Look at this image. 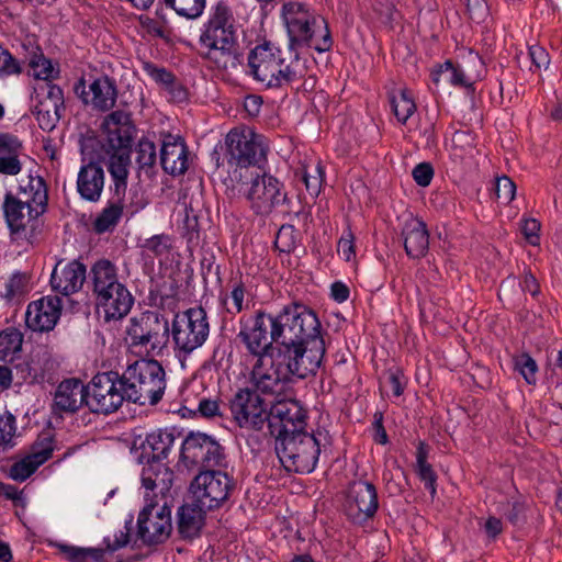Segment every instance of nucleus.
<instances>
[{
  "label": "nucleus",
  "mask_w": 562,
  "mask_h": 562,
  "mask_svg": "<svg viewBox=\"0 0 562 562\" xmlns=\"http://www.w3.org/2000/svg\"><path fill=\"white\" fill-rule=\"evenodd\" d=\"M200 44L209 48L205 58L218 69H236L244 64L245 47L239 42L231 8L220 1L212 9L200 35Z\"/></svg>",
  "instance_id": "obj_1"
},
{
  "label": "nucleus",
  "mask_w": 562,
  "mask_h": 562,
  "mask_svg": "<svg viewBox=\"0 0 562 562\" xmlns=\"http://www.w3.org/2000/svg\"><path fill=\"white\" fill-rule=\"evenodd\" d=\"M249 74L268 89L293 88V85L306 75L305 61L297 55L288 64L281 50L271 42H263L252 48L248 55Z\"/></svg>",
  "instance_id": "obj_2"
},
{
  "label": "nucleus",
  "mask_w": 562,
  "mask_h": 562,
  "mask_svg": "<svg viewBox=\"0 0 562 562\" xmlns=\"http://www.w3.org/2000/svg\"><path fill=\"white\" fill-rule=\"evenodd\" d=\"M269 146L263 135L250 127L232 128L225 137V159L231 168V182H245L251 167L260 168L267 161Z\"/></svg>",
  "instance_id": "obj_3"
},
{
  "label": "nucleus",
  "mask_w": 562,
  "mask_h": 562,
  "mask_svg": "<svg viewBox=\"0 0 562 562\" xmlns=\"http://www.w3.org/2000/svg\"><path fill=\"white\" fill-rule=\"evenodd\" d=\"M328 434L317 430L299 431L276 440L277 456L286 472L312 473L319 460L322 447H326Z\"/></svg>",
  "instance_id": "obj_4"
},
{
  "label": "nucleus",
  "mask_w": 562,
  "mask_h": 562,
  "mask_svg": "<svg viewBox=\"0 0 562 562\" xmlns=\"http://www.w3.org/2000/svg\"><path fill=\"white\" fill-rule=\"evenodd\" d=\"M282 15L292 49L306 46L318 53L330 50L333 38L325 19H316L300 2L283 4Z\"/></svg>",
  "instance_id": "obj_5"
},
{
  "label": "nucleus",
  "mask_w": 562,
  "mask_h": 562,
  "mask_svg": "<svg viewBox=\"0 0 562 562\" xmlns=\"http://www.w3.org/2000/svg\"><path fill=\"white\" fill-rule=\"evenodd\" d=\"M165 369L154 358H142L123 371V384L128 403L140 406L158 404L166 389Z\"/></svg>",
  "instance_id": "obj_6"
},
{
  "label": "nucleus",
  "mask_w": 562,
  "mask_h": 562,
  "mask_svg": "<svg viewBox=\"0 0 562 562\" xmlns=\"http://www.w3.org/2000/svg\"><path fill=\"white\" fill-rule=\"evenodd\" d=\"M273 333L278 337V350L297 342L308 344V339L322 334V325L315 311L301 302L284 305L272 314Z\"/></svg>",
  "instance_id": "obj_7"
},
{
  "label": "nucleus",
  "mask_w": 562,
  "mask_h": 562,
  "mask_svg": "<svg viewBox=\"0 0 562 562\" xmlns=\"http://www.w3.org/2000/svg\"><path fill=\"white\" fill-rule=\"evenodd\" d=\"M168 319L158 312L146 311L130 319L126 329L128 347L146 357L161 356L169 342Z\"/></svg>",
  "instance_id": "obj_8"
},
{
  "label": "nucleus",
  "mask_w": 562,
  "mask_h": 562,
  "mask_svg": "<svg viewBox=\"0 0 562 562\" xmlns=\"http://www.w3.org/2000/svg\"><path fill=\"white\" fill-rule=\"evenodd\" d=\"M272 318V314L261 308L239 318L237 338L245 345L247 352L260 362L265 357H272L278 349L274 346H278V337L273 333Z\"/></svg>",
  "instance_id": "obj_9"
},
{
  "label": "nucleus",
  "mask_w": 562,
  "mask_h": 562,
  "mask_svg": "<svg viewBox=\"0 0 562 562\" xmlns=\"http://www.w3.org/2000/svg\"><path fill=\"white\" fill-rule=\"evenodd\" d=\"M87 387V408L92 414L109 416L117 412L124 402H127L123 373L117 371L98 372Z\"/></svg>",
  "instance_id": "obj_10"
},
{
  "label": "nucleus",
  "mask_w": 562,
  "mask_h": 562,
  "mask_svg": "<svg viewBox=\"0 0 562 562\" xmlns=\"http://www.w3.org/2000/svg\"><path fill=\"white\" fill-rule=\"evenodd\" d=\"M245 182H232L238 186H248L245 196L250 210L258 216H269L278 206L289 202L288 192L283 182L267 172L249 173Z\"/></svg>",
  "instance_id": "obj_11"
},
{
  "label": "nucleus",
  "mask_w": 562,
  "mask_h": 562,
  "mask_svg": "<svg viewBox=\"0 0 562 562\" xmlns=\"http://www.w3.org/2000/svg\"><path fill=\"white\" fill-rule=\"evenodd\" d=\"M175 348L190 355L202 347L210 335L207 313L202 306L190 307L177 313L171 326Z\"/></svg>",
  "instance_id": "obj_12"
},
{
  "label": "nucleus",
  "mask_w": 562,
  "mask_h": 562,
  "mask_svg": "<svg viewBox=\"0 0 562 562\" xmlns=\"http://www.w3.org/2000/svg\"><path fill=\"white\" fill-rule=\"evenodd\" d=\"M326 352L322 334L308 339V344L297 342L286 349H279V367L284 366L286 373L297 379L315 374Z\"/></svg>",
  "instance_id": "obj_13"
},
{
  "label": "nucleus",
  "mask_w": 562,
  "mask_h": 562,
  "mask_svg": "<svg viewBox=\"0 0 562 562\" xmlns=\"http://www.w3.org/2000/svg\"><path fill=\"white\" fill-rule=\"evenodd\" d=\"M234 481L222 471H200L190 483L189 492L193 502L207 510L220 508L234 491Z\"/></svg>",
  "instance_id": "obj_14"
},
{
  "label": "nucleus",
  "mask_w": 562,
  "mask_h": 562,
  "mask_svg": "<svg viewBox=\"0 0 562 562\" xmlns=\"http://www.w3.org/2000/svg\"><path fill=\"white\" fill-rule=\"evenodd\" d=\"M225 459L224 448L212 436L191 431L183 440L180 461L187 467H200L205 470L222 465Z\"/></svg>",
  "instance_id": "obj_15"
},
{
  "label": "nucleus",
  "mask_w": 562,
  "mask_h": 562,
  "mask_svg": "<svg viewBox=\"0 0 562 562\" xmlns=\"http://www.w3.org/2000/svg\"><path fill=\"white\" fill-rule=\"evenodd\" d=\"M171 509L167 504L161 507L153 503L146 505L138 514L137 532L133 547L156 546L164 543L171 533Z\"/></svg>",
  "instance_id": "obj_16"
},
{
  "label": "nucleus",
  "mask_w": 562,
  "mask_h": 562,
  "mask_svg": "<svg viewBox=\"0 0 562 562\" xmlns=\"http://www.w3.org/2000/svg\"><path fill=\"white\" fill-rule=\"evenodd\" d=\"M270 435L277 439L290 436L299 431H305L307 425V411L295 398L278 400L271 405L268 413Z\"/></svg>",
  "instance_id": "obj_17"
},
{
  "label": "nucleus",
  "mask_w": 562,
  "mask_h": 562,
  "mask_svg": "<svg viewBox=\"0 0 562 562\" xmlns=\"http://www.w3.org/2000/svg\"><path fill=\"white\" fill-rule=\"evenodd\" d=\"M229 411L240 428L260 431L266 425L269 409L260 394L247 386L238 389L229 400Z\"/></svg>",
  "instance_id": "obj_18"
},
{
  "label": "nucleus",
  "mask_w": 562,
  "mask_h": 562,
  "mask_svg": "<svg viewBox=\"0 0 562 562\" xmlns=\"http://www.w3.org/2000/svg\"><path fill=\"white\" fill-rule=\"evenodd\" d=\"M102 126L106 130V138L102 143L104 155H131L136 131L131 114L123 110L113 111L105 116Z\"/></svg>",
  "instance_id": "obj_19"
},
{
  "label": "nucleus",
  "mask_w": 562,
  "mask_h": 562,
  "mask_svg": "<svg viewBox=\"0 0 562 562\" xmlns=\"http://www.w3.org/2000/svg\"><path fill=\"white\" fill-rule=\"evenodd\" d=\"M37 103L32 113L38 123L40 128L50 132L55 128L65 112V99L63 89L55 83H42L35 88Z\"/></svg>",
  "instance_id": "obj_20"
},
{
  "label": "nucleus",
  "mask_w": 562,
  "mask_h": 562,
  "mask_svg": "<svg viewBox=\"0 0 562 562\" xmlns=\"http://www.w3.org/2000/svg\"><path fill=\"white\" fill-rule=\"evenodd\" d=\"M378 508V492L372 483L358 481L350 485L345 512L353 524L362 525L373 518Z\"/></svg>",
  "instance_id": "obj_21"
},
{
  "label": "nucleus",
  "mask_w": 562,
  "mask_h": 562,
  "mask_svg": "<svg viewBox=\"0 0 562 562\" xmlns=\"http://www.w3.org/2000/svg\"><path fill=\"white\" fill-rule=\"evenodd\" d=\"M54 449V437L49 434H41L31 445L30 453L15 461L7 471V475L16 482L26 481L52 458Z\"/></svg>",
  "instance_id": "obj_22"
},
{
  "label": "nucleus",
  "mask_w": 562,
  "mask_h": 562,
  "mask_svg": "<svg viewBox=\"0 0 562 562\" xmlns=\"http://www.w3.org/2000/svg\"><path fill=\"white\" fill-rule=\"evenodd\" d=\"M63 301L57 295L43 296L29 304L25 323L33 331L54 329L61 315Z\"/></svg>",
  "instance_id": "obj_23"
},
{
  "label": "nucleus",
  "mask_w": 562,
  "mask_h": 562,
  "mask_svg": "<svg viewBox=\"0 0 562 562\" xmlns=\"http://www.w3.org/2000/svg\"><path fill=\"white\" fill-rule=\"evenodd\" d=\"M88 387L76 378L63 380L56 387L52 409L55 414H74L87 407Z\"/></svg>",
  "instance_id": "obj_24"
},
{
  "label": "nucleus",
  "mask_w": 562,
  "mask_h": 562,
  "mask_svg": "<svg viewBox=\"0 0 562 562\" xmlns=\"http://www.w3.org/2000/svg\"><path fill=\"white\" fill-rule=\"evenodd\" d=\"M160 165L170 176H181L189 168V150L181 136L166 133L161 135Z\"/></svg>",
  "instance_id": "obj_25"
},
{
  "label": "nucleus",
  "mask_w": 562,
  "mask_h": 562,
  "mask_svg": "<svg viewBox=\"0 0 562 562\" xmlns=\"http://www.w3.org/2000/svg\"><path fill=\"white\" fill-rule=\"evenodd\" d=\"M105 293L97 292L93 294L95 304L104 311L105 319H121L125 317L134 304V296L126 285L119 282L115 289H105Z\"/></svg>",
  "instance_id": "obj_26"
},
{
  "label": "nucleus",
  "mask_w": 562,
  "mask_h": 562,
  "mask_svg": "<svg viewBox=\"0 0 562 562\" xmlns=\"http://www.w3.org/2000/svg\"><path fill=\"white\" fill-rule=\"evenodd\" d=\"M58 262L50 276L52 289L60 293L61 295L68 296L81 290L87 279V267L78 261L72 260L60 268Z\"/></svg>",
  "instance_id": "obj_27"
},
{
  "label": "nucleus",
  "mask_w": 562,
  "mask_h": 562,
  "mask_svg": "<svg viewBox=\"0 0 562 562\" xmlns=\"http://www.w3.org/2000/svg\"><path fill=\"white\" fill-rule=\"evenodd\" d=\"M104 187V170L90 161L80 167L77 177V191L85 201L95 203L100 200Z\"/></svg>",
  "instance_id": "obj_28"
},
{
  "label": "nucleus",
  "mask_w": 562,
  "mask_h": 562,
  "mask_svg": "<svg viewBox=\"0 0 562 562\" xmlns=\"http://www.w3.org/2000/svg\"><path fill=\"white\" fill-rule=\"evenodd\" d=\"M402 237L406 255L413 259H420L426 256L429 248V233L426 224L417 218L406 221Z\"/></svg>",
  "instance_id": "obj_29"
},
{
  "label": "nucleus",
  "mask_w": 562,
  "mask_h": 562,
  "mask_svg": "<svg viewBox=\"0 0 562 562\" xmlns=\"http://www.w3.org/2000/svg\"><path fill=\"white\" fill-rule=\"evenodd\" d=\"M142 485L146 491L165 496L169 493L173 482V471L159 461H147L142 471Z\"/></svg>",
  "instance_id": "obj_30"
},
{
  "label": "nucleus",
  "mask_w": 562,
  "mask_h": 562,
  "mask_svg": "<svg viewBox=\"0 0 562 562\" xmlns=\"http://www.w3.org/2000/svg\"><path fill=\"white\" fill-rule=\"evenodd\" d=\"M206 510L195 502L193 504H183L178 508L177 527L182 539L192 540L200 536L205 524Z\"/></svg>",
  "instance_id": "obj_31"
},
{
  "label": "nucleus",
  "mask_w": 562,
  "mask_h": 562,
  "mask_svg": "<svg viewBox=\"0 0 562 562\" xmlns=\"http://www.w3.org/2000/svg\"><path fill=\"white\" fill-rule=\"evenodd\" d=\"M29 201L20 200L10 191L5 193L2 209L11 234H19L25 231L26 224L31 218L29 216Z\"/></svg>",
  "instance_id": "obj_32"
},
{
  "label": "nucleus",
  "mask_w": 562,
  "mask_h": 562,
  "mask_svg": "<svg viewBox=\"0 0 562 562\" xmlns=\"http://www.w3.org/2000/svg\"><path fill=\"white\" fill-rule=\"evenodd\" d=\"M108 157V169L113 180V203H123L127 188L128 167L131 165V155H103Z\"/></svg>",
  "instance_id": "obj_33"
},
{
  "label": "nucleus",
  "mask_w": 562,
  "mask_h": 562,
  "mask_svg": "<svg viewBox=\"0 0 562 562\" xmlns=\"http://www.w3.org/2000/svg\"><path fill=\"white\" fill-rule=\"evenodd\" d=\"M92 93L91 104L98 111L111 110L117 99V87L113 78L104 75L95 78L89 86Z\"/></svg>",
  "instance_id": "obj_34"
},
{
  "label": "nucleus",
  "mask_w": 562,
  "mask_h": 562,
  "mask_svg": "<svg viewBox=\"0 0 562 562\" xmlns=\"http://www.w3.org/2000/svg\"><path fill=\"white\" fill-rule=\"evenodd\" d=\"M88 278L92 284V294L103 292V290L108 288L113 290L120 282L116 266L109 259L104 258L97 260L91 266ZM106 291H104V293Z\"/></svg>",
  "instance_id": "obj_35"
},
{
  "label": "nucleus",
  "mask_w": 562,
  "mask_h": 562,
  "mask_svg": "<svg viewBox=\"0 0 562 562\" xmlns=\"http://www.w3.org/2000/svg\"><path fill=\"white\" fill-rule=\"evenodd\" d=\"M442 76L452 86L474 91L473 80L465 75L460 65H454L451 60H446L445 63L437 65L431 70L430 77L435 85L440 82Z\"/></svg>",
  "instance_id": "obj_36"
},
{
  "label": "nucleus",
  "mask_w": 562,
  "mask_h": 562,
  "mask_svg": "<svg viewBox=\"0 0 562 562\" xmlns=\"http://www.w3.org/2000/svg\"><path fill=\"white\" fill-rule=\"evenodd\" d=\"M175 442V436L168 430L158 429L147 435L144 443V452L150 450V456L147 461L161 462L168 457V453Z\"/></svg>",
  "instance_id": "obj_37"
},
{
  "label": "nucleus",
  "mask_w": 562,
  "mask_h": 562,
  "mask_svg": "<svg viewBox=\"0 0 562 562\" xmlns=\"http://www.w3.org/2000/svg\"><path fill=\"white\" fill-rule=\"evenodd\" d=\"M289 374L285 373L283 378H281L279 370L269 373V372H260L255 366L249 375V383L251 384L252 390H256V393L265 394V395H274L278 394L281 390V383L289 380Z\"/></svg>",
  "instance_id": "obj_38"
},
{
  "label": "nucleus",
  "mask_w": 562,
  "mask_h": 562,
  "mask_svg": "<svg viewBox=\"0 0 562 562\" xmlns=\"http://www.w3.org/2000/svg\"><path fill=\"white\" fill-rule=\"evenodd\" d=\"M429 447L425 441H419L416 451V474L424 482L425 488L429 491L431 498L437 493V479L438 475L432 469V465L428 463Z\"/></svg>",
  "instance_id": "obj_39"
},
{
  "label": "nucleus",
  "mask_w": 562,
  "mask_h": 562,
  "mask_svg": "<svg viewBox=\"0 0 562 562\" xmlns=\"http://www.w3.org/2000/svg\"><path fill=\"white\" fill-rule=\"evenodd\" d=\"M30 46L29 66L34 70L35 78L44 80V83H53L52 80L59 77V68L53 66L52 60L45 57L38 45Z\"/></svg>",
  "instance_id": "obj_40"
},
{
  "label": "nucleus",
  "mask_w": 562,
  "mask_h": 562,
  "mask_svg": "<svg viewBox=\"0 0 562 562\" xmlns=\"http://www.w3.org/2000/svg\"><path fill=\"white\" fill-rule=\"evenodd\" d=\"M59 553L69 562H103L105 550L102 548H82L66 543H56Z\"/></svg>",
  "instance_id": "obj_41"
},
{
  "label": "nucleus",
  "mask_w": 562,
  "mask_h": 562,
  "mask_svg": "<svg viewBox=\"0 0 562 562\" xmlns=\"http://www.w3.org/2000/svg\"><path fill=\"white\" fill-rule=\"evenodd\" d=\"M157 153L154 142L142 138L136 146V162L139 170L144 171L148 178L156 175Z\"/></svg>",
  "instance_id": "obj_42"
},
{
  "label": "nucleus",
  "mask_w": 562,
  "mask_h": 562,
  "mask_svg": "<svg viewBox=\"0 0 562 562\" xmlns=\"http://www.w3.org/2000/svg\"><path fill=\"white\" fill-rule=\"evenodd\" d=\"M29 186L31 191H33V196L29 201V216L37 218L47 207V186L42 177L31 178Z\"/></svg>",
  "instance_id": "obj_43"
},
{
  "label": "nucleus",
  "mask_w": 562,
  "mask_h": 562,
  "mask_svg": "<svg viewBox=\"0 0 562 562\" xmlns=\"http://www.w3.org/2000/svg\"><path fill=\"white\" fill-rule=\"evenodd\" d=\"M390 103L396 119L403 124L406 123L416 111L413 94L408 89H401L397 94H391Z\"/></svg>",
  "instance_id": "obj_44"
},
{
  "label": "nucleus",
  "mask_w": 562,
  "mask_h": 562,
  "mask_svg": "<svg viewBox=\"0 0 562 562\" xmlns=\"http://www.w3.org/2000/svg\"><path fill=\"white\" fill-rule=\"evenodd\" d=\"M123 203L110 202L94 220V232L97 234H103L113 229L123 214Z\"/></svg>",
  "instance_id": "obj_45"
},
{
  "label": "nucleus",
  "mask_w": 562,
  "mask_h": 562,
  "mask_svg": "<svg viewBox=\"0 0 562 562\" xmlns=\"http://www.w3.org/2000/svg\"><path fill=\"white\" fill-rule=\"evenodd\" d=\"M23 335L14 327H8L0 331V360L19 352L22 348Z\"/></svg>",
  "instance_id": "obj_46"
},
{
  "label": "nucleus",
  "mask_w": 562,
  "mask_h": 562,
  "mask_svg": "<svg viewBox=\"0 0 562 562\" xmlns=\"http://www.w3.org/2000/svg\"><path fill=\"white\" fill-rule=\"evenodd\" d=\"M206 0H164L167 8L183 18L194 20L202 15Z\"/></svg>",
  "instance_id": "obj_47"
},
{
  "label": "nucleus",
  "mask_w": 562,
  "mask_h": 562,
  "mask_svg": "<svg viewBox=\"0 0 562 562\" xmlns=\"http://www.w3.org/2000/svg\"><path fill=\"white\" fill-rule=\"evenodd\" d=\"M156 14L159 20L151 19L147 15H140L139 23L148 34L165 41H169L171 31L168 29V21L164 14V10L157 9Z\"/></svg>",
  "instance_id": "obj_48"
},
{
  "label": "nucleus",
  "mask_w": 562,
  "mask_h": 562,
  "mask_svg": "<svg viewBox=\"0 0 562 562\" xmlns=\"http://www.w3.org/2000/svg\"><path fill=\"white\" fill-rule=\"evenodd\" d=\"M172 236L162 233L146 238L139 246L154 257H162L172 250Z\"/></svg>",
  "instance_id": "obj_49"
},
{
  "label": "nucleus",
  "mask_w": 562,
  "mask_h": 562,
  "mask_svg": "<svg viewBox=\"0 0 562 562\" xmlns=\"http://www.w3.org/2000/svg\"><path fill=\"white\" fill-rule=\"evenodd\" d=\"M514 369L519 372L527 384L536 385L538 364L536 360L528 353L521 352L513 357Z\"/></svg>",
  "instance_id": "obj_50"
},
{
  "label": "nucleus",
  "mask_w": 562,
  "mask_h": 562,
  "mask_svg": "<svg viewBox=\"0 0 562 562\" xmlns=\"http://www.w3.org/2000/svg\"><path fill=\"white\" fill-rule=\"evenodd\" d=\"M295 175L296 177H300V179L304 182L306 191L312 198L318 196L325 176L324 169L319 164L312 170H308L306 167H304Z\"/></svg>",
  "instance_id": "obj_51"
},
{
  "label": "nucleus",
  "mask_w": 562,
  "mask_h": 562,
  "mask_svg": "<svg viewBox=\"0 0 562 562\" xmlns=\"http://www.w3.org/2000/svg\"><path fill=\"white\" fill-rule=\"evenodd\" d=\"M299 241V233L293 225L283 224L276 236L274 247L280 252L291 254L295 250Z\"/></svg>",
  "instance_id": "obj_52"
},
{
  "label": "nucleus",
  "mask_w": 562,
  "mask_h": 562,
  "mask_svg": "<svg viewBox=\"0 0 562 562\" xmlns=\"http://www.w3.org/2000/svg\"><path fill=\"white\" fill-rule=\"evenodd\" d=\"M15 432V416L10 412H5L0 416V446L3 448H12L15 445L13 441Z\"/></svg>",
  "instance_id": "obj_53"
},
{
  "label": "nucleus",
  "mask_w": 562,
  "mask_h": 562,
  "mask_svg": "<svg viewBox=\"0 0 562 562\" xmlns=\"http://www.w3.org/2000/svg\"><path fill=\"white\" fill-rule=\"evenodd\" d=\"M143 70L162 88L171 85L176 76L165 67H159L151 61H144L142 65Z\"/></svg>",
  "instance_id": "obj_54"
},
{
  "label": "nucleus",
  "mask_w": 562,
  "mask_h": 562,
  "mask_svg": "<svg viewBox=\"0 0 562 562\" xmlns=\"http://www.w3.org/2000/svg\"><path fill=\"white\" fill-rule=\"evenodd\" d=\"M125 530H120L114 535V539L104 538L103 542L105 544V551L115 552L124 547H126L131 541V530L133 528V516L125 521L124 526Z\"/></svg>",
  "instance_id": "obj_55"
},
{
  "label": "nucleus",
  "mask_w": 562,
  "mask_h": 562,
  "mask_svg": "<svg viewBox=\"0 0 562 562\" xmlns=\"http://www.w3.org/2000/svg\"><path fill=\"white\" fill-rule=\"evenodd\" d=\"M21 72L20 61L7 48L0 46V77L20 75Z\"/></svg>",
  "instance_id": "obj_56"
},
{
  "label": "nucleus",
  "mask_w": 562,
  "mask_h": 562,
  "mask_svg": "<svg viewBox=\"0 0 562 562\" xmlns=\"http://www.w3.org/2000/svg\"><path fill=\"white\" fill-rule=\"evenodd\" d=\"M516 184L507 176H502L496 179L495 182V194L498 201L503 203H509L515 198Z\"/></svg>",
  "instance_id": "obj_57"
},
{
  "label": "nucleus",
  "mask_w": 562,
  "mask_h": 562,
  "mask_svg": "<svg viewBox=\"0 0 562 562\" xmlns=\"http://www.w3.org/2000/svg\"><path fill=\"white\" fill-rule=\"evenodd\" d=\"M373 9L383 20V23L393 27V23L398 14L395 0H376Z\"/></svg>",
  "instance_id": "obj_58"
},
{
  "label": "nucleus",
  "mask_w": 562,
  "mask_h": 562,
  "mask_svg": "<svg viewBox=\"0 0 562 562\" xmlns=\"http://www.w3.org/2000/svg\"><path fill=\"white\" fill-rule=\"evenodd\" d=\"M246 294V288L244 282L239 279L232 288L229 297L232 299V306H227L226 311L228 314L236 315L244 311V300Z\"/></svg>",
  "instance_id": "obj_59"
},
{
  "label": "nucleus",
  "mask_w": 562,
  "mask_h": 562,
  "mask_svg": "<svg viewBox=\"0 0 562 562\" xmlns=\"http://www.w3.org/2000/svg\"><path fill=\"white\" fill-rule=\"evenodd\" d=\"M22 148V142L18 136L0 132V157L20 154Z\"/></svg>",
  "instance_id": "obj_60"
},
{
  "label": "nucleus",
  "mask_w": 562,
  "mask_h": 562,
  "mask_svg": "<svg viewBox=\"0 0 562 562\" xmlns=\"http://www.w3.org/2000/svg\"><path fill=\"white\" fill-rule=\"evenodd\" d=\"M469 18L475 22H482L488 14V7L485 0H465Z\"/></svg>",
  "instance_id": "obj_61"
},
{
  "label": "nucleus",
  "mask_w": 562,
  "mask_h": 562,
  "mask_svg": "<svg viewBox=\"0 0 562 562\" xmlns=\"http://www.w3.org/2000/svg\"><path fill=\"white\" fill-rule=\"evenodd\" d=\"M413 179L420 187L430 184L434 178V168L429 162H420L412 171Z\"/></svg>",
  "instance_id": "obj_62"
},
{
  "label": "nucleus",
  "mask_w": 562,
  "mask_h": 562,
  "mask_svg": "<svg viewBox=\"0 0 562 562\" xmlns=\"http://www.w3.org/2000/svg\"><path fill=\"white\" fill-rule=\"evenodd\" d=\"M20 154L0 157V173L7 176H16L21 172L22 164L19 159Z\"/></svg>",
  "instance_id": "obj_63"
},
{
  "label": "nucleus",
  "mask_w": 562,
  "mask_h": 562,
  "mask_svg": "<svg viewBox=\"0 0 562 562\" xmlns=\"http://www.w3.org/2000/svg\"><path fill=\"white\" fill-rule=\"evenodd\" d=\"M540 223L535 218H527L524 221L521 225V233L525 236L526 240L532 245L537 246L539 245V231H540Z\"/></svg>",
  "instance_id": "obj_64"
}]
</instances>
